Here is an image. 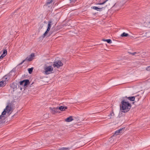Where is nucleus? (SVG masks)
Segmentation results:
<instances>
[{
  "label": "nucleus",
  "mask_w": 150,
  "mask_h": 150,
  "mask_svg": "<svg viewBox=\"0 0 150 150\" xmlns=\"http://www.w3.org/2000/svg\"><path fill=\"white\" fill-rule=\"evenodd\" d=\"M125 128L120 129H119L117 130L115 132L114 135L112 136V137H114L115 136L119 134V133L122 132V130H124Z\"/></svg>",
  "instance_id": "nucleus-9"
},
{
  "label": "nucleus",
  "mask_w": 150,
  "mask_h": 150,
  "mask_svg": "<svg viewBox=\"0 0 150 150\" xmlns=\"http://www.w3.org/2000/svg\"><path fill=\"white\" fill-rule=\"evenodd\" d=\"M30 56L31 57V58L33 59V57L35 56V54L34 53H32Z\"/></svg>",
  "instance_id": "nucleus-25"
},
{
  "label": "nucleus",
  "mask_w": 150,
  "mask_h": 150,
  "mask_svg": "<svg viewBox=\"0 0 150 150\" xmlns=\"http://www.w3.org/2000/svg\"><path fill=\"white\" fill-rule=\"evenodd\" d=\"M103 8V7H102V8H99L98 9H99V10H98V11H102V9Z\"/></svg>",
  "instance_id": "nucleus-35"
},
{
  "label": "nucleus",
  "mask_w": 150,
  "mask_h": 150,
  "mask_svg": "<svg viewBox=\"0 0 150 150\" xmlns=\"http://www.w3.org/2000/svg\"><path fill=\"white\" fill-rule=\"evenodd\" d=\"M53 68L52 66H46L44 68L45 74L47 75L51 73Z\"/></svg>",
  "instance_id": "nucleus-3"
},
{
  "label": "nucleus",
  "mask_w": 150,
  "mask_h": 150,
  "mask_svg": "<svg viewBox=\"0 0 150 150\" xmlns=\"http://www.w3.org/2000/svg\"><path fill=\"white\" fill-rule=\"evenodd\" d=\"M58 29L59 30L60 29V28L59 26H57V30Z\"/></svg>",
  "instance_id": "nucleus-37"
},
{
  "label": "nucleus",
  "mask_w": 150,
  "mask_h": 150,
  "mask_svg": "<svg viewBox=\"0 0 150 150\" xmlns=\"http://www.w3.org/2000/svg\"><path fill=\"white\" fill-rule=\"evenodd\" d=\"M103 41L107 42L108 43H112V41L110 39H103Z\"/></svg>",
  "instance_id": "nucleus-20"
},
{
  "label": "nucleus",
  "mask_w": 150,
  "mask_h": 150,
  "mask_svg": "<svg viewBox=\"0 0 150 150\" xmlns=\"http://www.w3.org/2000/svg\"><path fill=\"white\" fill-rule=\"evenodd\" d=\"M51 112L53 114H55L56 111V109L55 108H50Z\"/></svg>",
  "instance_id": "nucleus-17"
},
{
  "label": "nucleus",
  "mask_w": 150,
  "mask_h": 150,
  "mask_svg": "<svg viewBox=\"0 0 150 150\" xmlns=\"http://www.w3.org/2000/svg\"><path fill=\"white\" fill-rule=\"evenodd\" d=\"M129 35L128 34L126 33L125 32H124L121 35V36L122 37H127Z\"/></svg>",
  "instance_id": "nucleus-18"
},
{
  "label": "nucleus",
  "mask_w": 150,
  "mask_h": 150,
  "mask_svg": "<svg viewBox=\"0 0 150 150\" xmlns=\"http://www.w3.org/2000/svg\"><path fill=\"white\" fill-rule=\"evenodd\" d=\"M33 67H32L30 68H29L28 69V70L29 74H31L33 72Z\"/></svg>",
  "instance_id": "nucleus-21"
},
{
  "label": "nucleus",
  "mask_w": 150,
  "mask_h": 150,
  "mask_svg": "<svg viewBox=\"0 0 150 150\" xmlns=\"http://www.w3.org/2000/svg\"><path fill=\"white\" fill-rule=\"evenodd\" d=\"M93 9L96 10H98V9H99V8L98 7L96 6H93Z\"/></svg>",
  "instance_id": "nucleus-27"
},
{
  "label": "nucleus",
  "mask_w": 150,
  "mask_h": 150,
  "mask_svg": "<svg viewBox=\"0 0 150 150\" xmlns=\"http://www.w3.org/2000/svg\"><path fill=\"white\" fill-rule=\"evenodd\" d=\"M6 82L5 81H2L0 82V87L4 86L6 84Z\"/></svg>",
  "instance_id": "nucleus-15"
},
{
  "label": "nucleus",
  "mask_w": 150,
  "mask_h": 150,
  "mask_svg": "<svg viewBox=\"0 0 150 150\" xmlns=\"http://www.w3.org/2000/svg\"><path fill=\"white\" fill-rule=\"evenodd\" d=\"M111 118V117H110V118Z\"/></svg>",
  "instance_id": "nucleus-39"
},
{
  "label": "nucleus",
  "mask_w": 150,
  "mask_h": 150,
  "mask_svg": "<svg viewBox=\"0 0 150 150\" xmlns=\"http://www.w3.org/2000/svg\"><path fill=\"white\" fill-rule=\"evenodd\" d=\"M137 53L136 52H134L133 53H130V54L133 55H134Z\"/></svg>",
  "instance_id": "nucleus-32"
},
{
  "label": "nucleus",
  "mask_w": 150,
  "mask_h": 150,
  "mask_svg": "<svg viewBox=\"0 0 150 150\" xmlns=\"http://www.w3.org/2000/svg\"><path fill=\"white\" fill-rule=\"evenodd\" d=\"M51 24H50V23H49L48 24V27H49V28H50L51 27Z\"/></svg>",
  "instance_id": "nucleus-34"
},
{
  "label": "nucleus",
  "mask_w": 150,
  "mask_h": 150,
  "mask_svg": "<svg viewBox=\"0 0 150 150\" xmlns=\"http://www.w3.org/2000/svg\"><path fill=\"white\" fill-rule=\"evenodd\" d=\"M5 115H1L0 116V124L5 122V120L6 117L4 116Z\"/></svg>",
  "instance_id": "nucleus-7"
},
{
  "label": "nucleus",
  "mask_w": 150,
  "mask_h": 150,
  "mask_svg": "<svg viewBox=\"0 0 150 150\" xmlns=\"http://www.w3.org/2000/svg\"><path fill=\"white\" fill-rule=\"evenodd\" d=\"M3 54L6 56L7 54V51L6 50H4Z\"/></svg>",
  "instance_id": "nucleus-23"
},
{
  "label": "nucleus",
  "mask_w": 150,
  "mask_h": 150,
  "mask_svg": "<svg viewBox=\"0 0 150 150\" xmlns=\"http://www.w3.org/2000/svg\"><path fill=\"white\" fill-rule=\"evenodd\" d=\"M74 120L72 116H70L65 120L66 122H69Z\"/></svg>",
  "instance_id": "nucleus-13"
},
{
  "label": "nucleus",
  "mask_w": 150,
  "mask_h": 150,
  "mask_svg": "<svg viewBox=\"0 0 150 150\" xmlns=\"http://www.w3.org/2000/svg\"><path fill=\"white\" fill-rule=\"evenodd\" d=\"M146 70L148 71H150V66H148L146 68Z\"/></svg>",
  "instance_id": "nucleus-31"
},
{
  "label": "nucleus",
  "mask_w": 150,
  "mask_h": 150,
  "mask_svg": "<svg viewBox=\"0 0 150 150\" xmlns=\"http://www.w3.org/2000/svg\"><path fill=\"white\" fill-rule=\"evenodd\" d=\"M114 114L113 112V111H112V112L110 113V115H109V116H114Z\"/></svg>",
  "instance_id": "nucleus-28"
},
{
  "label": "nucleus",
  "mask_w": 150,
  "mask_h": 150,
  "mask_svg": "<svg viewBox=\"0 0 150 150\" xmlns=\"http://www.w3.org/2000/svg\"><path fill=\"white\" fill-rule=\"evenodd\" d=\"M67 108V107L66 106H60L58 108H57V113H59L60 112L58 111L59 110H60L61 111H64Z\"/></svg>",
  "instance_id": "nucleus-8"
},
{
  "label": "nucleus",
  "mask_w": 150,
  "mask_h": 150,
  "mask_svg": "<svg viewBox=\"0 0 150 150\" xmlns=\"http://www.w3.org/2000/svg\"><path fill=\"white\" fill-rule=\"evenodd\" d=\"M57 14H58V16L59 18H58L59 19L60 17H61V15H62V13H57Z\"/></svg>",
  "instance_id": "nucleus-29"
},
{
  "label": "nucleus",
  "mask_w": 150,
  "mask_h": 150,
  "mask_svg": "<svg viewBox=\"0 0 150 150\" xmlns=\"http://www.w3.org/2000/svg\"><path fill=\"white\" fill-rule=\"evenodd\" d=\"M11 87L13 89V91L17 89V86L16 84L13 83L11 86Z\"/></svg>",
  "instance_id": "nucleus-14"
},
{
  "label": "nucleus",
  "mask_w": 150,
  "mask_h": 150,
  "mask_svg": "<svg viewBox=\"0 0 150 150\" xmlns=\"http://www.w3.org/2000/svg\"><path fill=\"white\" fill-rule=\"evenodd\" d=\"M48 32L47 31L43 35L42 37L43 38H44L47 35V34L48 33Z\"/></svg>",
  "instance_id": "nucleus-24"
},
{
  "label": "nucleus",
  "mask_w": 150,
  "mask_h": 150,
  "mask_svg": "<svg viewBox=\"0 0 150 150\" xmlns=\"http://www.w3.org/2000/svg\"><path fill=\"white\" fill-rule=\"evenodd\" d=\"M99 0H97V1H98ZM97 2H98V1H97Z\"/></svg>",
  "instance_id": "nucleus-40"
},
{
  "label": "nucleus",
  "mask_w": 150,
  "mask_h": 150,
  "mask_svg": "<svg viewBox=\"0 0 150 150\" xmlns=\"http://www.w3.org/2000/svg\"><path fill=\"white\" fill-rule=\"evenodd\" d=\"M58 150H69V148H64L63 147Z\"/></svg>",
  "instance_id": "nucleus-22"
},
{
  "label": "nucleus",
  "mask_w": 150,
  "mask_h": 150,
  "mask_svg": "<svg viewBox=\"0 0 150 150\" xmlns=\"http://www.w3.org/2000/svg\"><path fill=\"white\" fill-rule=\"evenodd\" d=\"M55 0H47L46 3L47 5L53 3H54L55 2Z\"/></svg>",
  "instance_id": "nucleus-16"
},
{
  "label": "nucleus",
  "mask_w": 150,
  "mask_h": 150,
  "mask_svg": "<svg viewBox=\"0 0 150 150\" xmlns=\"http://www.w3.org/2000/svg\"><path fill=\"white\" fill-rule=\"evenodd\" d=\"M108 0H100V1H98L99 2L96 3V5H103L106 2L108 1Z\"/></svg>",
  "instance_id": "nucleus-11"
},
{
  "label": "nucleus",
  "mask_w": 150,
  "mask_h": 150,
  "mask_svg": "<svg viewBox=\"0 0 150 150\" xmlns=\"http://www.w3.org/2000/svg\"><path fill=\"white\" fill-rule=\"evenodd\" d=\"M63 65V62L61 60H57V71H61L63 70L62 67Z\"/></svg>",
  "instance_id": "nucleus-4"
},
{
  "label": "nucleus",
  "mask_w": 150,
  "mask_h": 150,
  "mask_svg": "<svg viewBox=\"0 0 150 150\" xmlns=\"http://www.w3.org/2000/svg\"><path fill=\"white\" fill-rule=\"evenodd\" d=\"M13 109L12 104L9 103L6 107L5 109L2 112V115H5L6 113L10 114L11 112L13 111Z\"/></svg>",
  "instance_id": "nucleus-2"
},
{
  "label": "nucleus",
  "mask_w": 150,
  "mask_h": 150,
  "mask_svg": "<svg viewBox=\"0 0 150 150\" xmlns=\"http://www.w3.org/2000/svg\"><path fill=\"white\" fill-rule=\"evenodd\" d=\"M32 60V58H31V57L29 56V57H27L25 59L23 60L21 63H20L18 65H20L22 64L26 60H27L28 61H31Z\"/></svg>",
  "instance_id": "nucleus-10"
},
{
  "label": "nucleus",
  "mask_w": 150,
  "mask_h": 150,
  "mask_svg": "<svg viewBox=\"0 0 150 150\" xmlns=\"http://www.w3.org/2000/svg\"><path fill=\"white\" fill-rule=\"evenodd\" d=\"M120 2H118L116 3L113 6V7H116L118 8H120L122 6L120 4Z\"/></svg>",
  "instance_id": "nucleus-12"
},
{
  "label": "nucleus",
  "mask_w": 150,
  "mask_h": 150,
  "mask_svg": "<svg viewBox=\"0 0 150 150\" xmlns=\"http://www.w3.org/2000/svg\"><path fill=\"white\" fill-rule=\"evenodd\" d=\"M121 103L120 105V109L123 112H127L131 107V104L128 102L126 101L125 100H123Z\"/></svg>",
  "instance_id": "nucleus-1"
},
{
  "label": "nucleus",
  "mask_w": 150,
  "mask_h": 150,
  "mask_svg": "<svg viewBox=\"0 0 150 150\" xmlns=\"http://www.w3.org/2000/svg\"><path fill=\"white\" fill-rule=\"evenodd\" d=\"M23 88L21 86H20V90L22 91L23 89Z\"/></svg>",
  "instance_id": "nucleus-38"
},
{
  "label": "nucleus",
  "mask_w": 150,
  "mask_h": 150,
  "mask_svg": "<svg viewBox=\"0 0 150 150\" xmlns=\"http://www.w3.org/2000/svg\"><path fill=\"white\" fill-rule=\"evenodd\" d=\"M6 56L2 54L0 57V59H3L4 57H5Z\"/></svg>",
  "instance_id": "nucleus-30"
},
{
  "label": "nucleus",
  "mask_w": 150,
  "mask_h": 150,
  "mask_svg": "<svg viewBox=\"0 0 150 150\" xmlns=\"http://www.w3.org/2000/svg\"><path fill=\"white\" fill-rule=\"evenodd\" d=\"M30 83L29 81V80H24L20 82V85L22 86V87H23L24 90L25 89V88L27 86L28 84H29Z\"/></svg>",
  "instance_id": "nucleus-5"
},
{
  "label": "nucleus",
  "mask_w": 150,
  "mask_h": 150,
  "mask_svg": "<svg viewBox=\"0 0 150 150\" xmlns=\"http://www.w3.org/2000/svg\"><path fill=\"white\" fill-rule=\"evenodd\" d=\"M49 114H45L44 115H43V117L44 118H47L49 117L48 115Z\"/></svg>",
  "instance_id": "nucleus-26"
},
{
  "label": "nucleus",
  "mask_w": 150,
  "mask_h": 150,
  "mask_svg": "<svg viewBox=\"0 0 150 150\" xmlns=\"http://www.w3.org/2000/svg\"><path fill=\"white\" fill-rule=\"evenodd\" d=\"M50 28H49V27H48V28H47L46 31L47 32H49V31H50Z\"/></svg>",
  "instance_id": "nucleus-33"
},
{
  "label": "nucleus",
  "mask_w": 150,
  "mask_h": 150,
  "mask_svg": "<svg viewBox=\"0 0 150 150\" xmlns=\"http://www.w3.org/2000/svg\"><path fill=\"white\" fill-rule=\"evenodd\" d=\"M8 76H4L3 78V80L4 81H5L6 82V81L8 80Z\"/></svg>",
  "instance_id": "nucleus-19"
},
{
  "label": "nucleus",
  "mask_w": 150,
  "mask_h": 150,
  "mask_svg": "<svg viewBox=\"0 0 150 150\" xmlns=\"http://www.w3.org/2000/svg\"><path fill=\"white\" fill-rule=\"evenodd\" d=\"M54 67H56V62H54Z\"/></svg>",
  "instance_id": "nucleus-36"
},
{
  "label": "nucleus",
  "mask_w": 150,
  "mask_h": 150,
  "mask_svg": "<svg viewBox=\"0 0 150 150\" xmlns=\"http://www.w3.org/2000/svg\"><path fill=\"white\" fill-rule=\"evenodd\" d=\"M138 97H139V95L137 96H131V97H129L127 98L128 100H130V101H133L135 100V99L136 98V99H137V101H136L135 102H136L138 101L140 98H138Z\"/></svg>",
  "instance_id": "nucleus-6"
}]
</instances>
